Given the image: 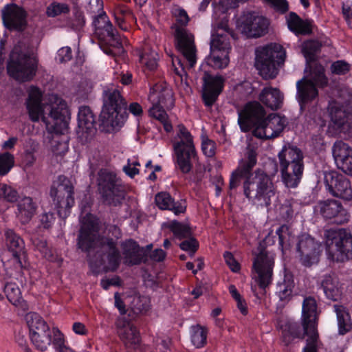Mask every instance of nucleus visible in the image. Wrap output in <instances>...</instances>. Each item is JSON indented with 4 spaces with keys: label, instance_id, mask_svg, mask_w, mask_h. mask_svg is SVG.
<instances>
[{
    "label": "nucleus",
    "instance_id": "nucleus-14",
    "mask_svg": "<svg viewBox=\"0 0 352 352\" xmlns=\"http://www.w3.org/2000/svg\"><path fill=\"white\" fill-rule=\"evenodd\" d=\"M324 182L328 192L333 197L349 201L352 188L349 179L336 170L324 171Z\"/></svg>",
    "mask_w": 352,
    "mask_h": 352
},
{
    "label": "nucleus",
    "instance_id": "nucleus-58",
    "mask_svg": "<svg viewBox=\"0 0 352 352\" xmlns=\"http://www.w3.org/2000/svg\"><path fill=\"white\" fill-rule=\"evenodd\" d=\"M311 335L306 340V345L302 348L301 352H318V342L319 334L318 330H312Z\"/></svg>",
    "mask_w": 352,
    "mask_h": 352
},
{
    "label": "nucleus",
    "instance_id": "nucleus-40",
    "mask_svg": "<svg viewBox=\"0 0 352 352\" xmlns=\"http://www.w3.org/2000/svg\"><path fill=\"white\" fill-rule=\"evenodd\" d=\"M113 14L118 27L123 31H129L130 22L134 19L131 10L125 5L119 4L114 7Z\"/></svg>",
    "mask_w": 352,
    "mask_h": 352
},
{
    "label": "nucleus",
    "instance_id": "nucleus-20",
    "mask_svg": "<svg viewBox=\"0 0 352 352\" xmlns=\"http://www.w3.org/2000/svg\"><path fill=\"white\" fill-rule=\"evenodd\" d=\"M25 10L15 3L7 4L2 12L5 27L10 31H23L27 25Z\"/></svg>",
    "mask_w": 352,
    "mask_h": 352
},
{
    "label": "nucleus",
    "instance_id": "nucleus-22",
    "mask_svg": "<svg viewBox=\"0 0 352 352\" xmlns=\"http://www.w3.org/2000/svg\"><path fill=\"white\" fill-rule=\"evenodd\" d=\"M230 45L221 41L217 37L212 38L210 43V54L206 58L207 64L215 69L226 68L230 62Z\"/></svg>",
    "mask_w": 352,
    "mask_h": 352
},
{
    "label": "nucleus",
    "instance_id": "nucleus-2",
    "mask_svg": "<svg viewBox=\"0 0 352 352\" xmlns=\"http://www.w3.org/2000/svg\"><path fill=\"white\" fill-rule=\"evenodd\" d=\"M257 163V155L253 150L248 151L245 161L241 162L230 174L229 190L237 188L241 180L244 196L250 202L261 207H268L275 195V188L270 177L261 169L252 173Z\"/></svg>",
    "mask_w": 352,
    "mask_h": 352
},
{
    "label": "nucleus",
    "instance_id": "nucleus-10",
    "mask_svg": "<svg viewBox=\"0 0 352 352\" xmlns=\"http://www.w3.org/2000/svg\"><path fill=\"white\" fill-rule=\"evenodd\" d=\"M50 197L56 202L57 213L60 218L66 219L74 205V186L65 175H59L57 181L51 187Z\"/></svg>",
    "mask_w": 352,
    "mask_h": 352
},
{
    "label": "nucleus",
    "instance_id": "nucleus-19",
    "mask_svg": "<svg viewBox=\"0 0 352 352\" xmlns=\"http://www.w3.org/2000/svg\"><path fill=\"white\" fill-rule=\"evenodd\" d=\"M297 252L302 265L310 267L318 263L320 245L309 234H302L297 243Z\"/></svg>",
    "mask_w": 352,
    "mask_h": 352
},
{
    "label": "nucleus",
    "instance_id": "nucleus-59",
    "mask_svg": "<svg viewBox=\"0 0 352 352\" xmlns=\"http://www.w3.org/2000/svg\"><path fill=\"white\" fill-rule=\"evenodd\" d=\"M330 69L333 74L342 76L346 74L350 71L351 65L344 60H338L331 65Z\"/></svg>",
    "mask_w": 352,
    "mask_h": 352
},
{
    "label": "nucleus",
    "instance_id": "nucleus-63",
    "mask_svg": "<svg viewBox=\"0 0 352 352\" xmlns=\"http://www.w3.org/2000/svg\"><path fill=\"white\" fill-rule=\"evenodd\" d=\"M201 150L203 153L207 157H212L215 155L216 153V144L214 141L206 138L202 140L201 142Z\"/></svg>",
    "mask_w": 352,
    "mask_h": 352
},
{
    "label": "nucleus",
    "instance_id": "nucleus-7",
    "mask_svg": "<svg viewBox=\"0 0 352 352\" xmlns=\"http://www.w3.org/2000/svg\"><path fill=\"white\" fill-rule=\"evenodd\" d=\"M328 258L336 262L352 259V234L345 229L329 230L325 234Z\"/></svg>",
    "mask_w": 352,
    "mask_h": 352
},
{
    "label": "nucleus",
    "instance_id": "nucleus-3",
    "mask_svg": "<svg viewBox=\"0 0 352 352\" xmlns=\"http://www.w3.org/2000/svg\"><path fill=\"white\" fill-rule=\"evenodd\" d=\"M25 104L30 120L36 122L41 117L49 133L60 135L67 131L69 110L64 100L56 98V102L50 105V112L47 117L43 115L42 103H25Z\"/></svg>",
    "mask_w": 352,
    "mask_h": 352
},
{
    "label": "nucleus",
    "instance_id": "nucleus-44",
    "mask_svg": "<svg viewBox=\"0 0 352 352\" xmlns=\"http://www.w3.org/2000/svg\"><path fill=\"white\" fill-rule=\"evenodd\" d=\"M208 330L199 324L190 328V340L197 349L203 348L207 344Z\"/></svg>",
    "mask_w": 352,
    "mask_h": 352
},
{
    "label": "nucleus",
    "instance_id": "nucleus-53",
    "mask_svg": "<svg viewBox=\"0 0 352 352\" xmlns=\"http://www.w3.org/2000/svg\"><path fill=\"white\" fill-rule=\"evenodd\" d=\"M0 199L9 203H15L20 199L17 190L6 184H0Z\"/></svg>",
    "mask_w": 352,
    "mask_h": 352
},
{
    "label": "nucleus",
    "instance_id": "nucleus-31",
    "mask_svg": "<svg viewBox=\"0 0 352 352\" xmlns=\"http://www.w3.org/2000/svg\"><path fill=\"white\" fill-rule=\"evenodd\" d=\"M155 201L160 209L170 210L175 215L185 213L187 208L186 199L175 201L167 192H158L155 195Z\"/></svg>",
    "mask_w": 352,
    "mask_h": 352
},
{
    "label": "nucleus",
    "instance_id": "nucleus-23",
    "mask_svg": "<svg viewBox=\"0 0 352 352\" xmlns=\"http://www.w3.org/2000/svg\"><path fill=\"white\" fill-rule=\"evenodd\" d=\"M5 237L8 250L12 254L14 263L21 269L25 267L26 251L23 239L12 229L5 231Z\"/></svg>",
    "mask_w": 352,
    "mask_h": 352
},
{
    "label": "nucleus",
    "instance_id": "nucleus-55",
    "mask_svg": "<svg viewBox=\"0 0 352 352\" xmlns=\"http://www.w3.org/2000/svg\"><path fill=\"white\" fill-rule=\"evenodd\" d=\"M263 1L278 14H285L289 10L287 0H263Z\"/></svg>",
    "mask_w": 352,
    "mask_h": 352
},
{
    "label": "nucleus",
    "instance_id": "nucleus-33",
    "mask_svg": "<svg viewBox=\"0 0 352 352\" xmlns=\"http://www.w3.org/2000/svg\"><path fill=\"white\" fill-rule=\"evenodd\" d=\"M148 98L151 102L160 104L167 109H171L175 106L172 90L162 85L156 84L151 88Z\"/></svg>",
    "mask_w": 352,
    "mask_h": 352
},
{
    "label": "nucleus",
    "instance_id": "nucleus-57",
    "mask_svg": "<svg viewBox=\"0 0 352 352\" xmlns=\"http://www.w3.org/2000/svg\"><path fill=\"white\" fill-rule=\"evenodd\" d=\"M65 340L63 333L57 327L52 329V343L57 352L61 351L67 346L65 344Z\"/></svg>",
    "mask_w": 352,
    "mask_h": 352
},
{
    "label": "nucleus",
    "instance_id": "nucleus-54",
    "mask_svg": "<svg viewBox=\"0 0 352 352\" xmlns=\"http://www.w3.org/2000/svg\"><path fill=\"white\" fill-rule=\"evenodd\" d=\"M14 164V157L9 152H5L0 154V176L7 175Z\"/></svg>",
    "mask_w": 352,
    "mask_h": 352
},
{
    "label": "nucleus",
    "instance_id": "nucleus-15",
    "mask_svg": "<svg viewBox=\"0 0 352 352\" xmlns=\"http://www.w3.org/2000/svg\"><path fill=\"white\" fill-rule=\"evenodd\" d=\"M314 211L330 223L342 225L349 221V214L342 203L333 199L319 201Z\"/></svg>",
    "mask_w": 352,
    "mask_h": 352
},
{
    "label": "nucleus",
    "instance_id": "nucleus-28",
    "mask_svg": "<svg viewBox=\"0 0 352 352\" xmlns=\"http://www.w3.org/2000/svg\"><path fill=\"white\" fill-rule=\"evenodd\" d=\"M329 116L331 122L341 129L349 120L352 119V98L343 102H335L330 105Z\"/></svg>",
    "mask_w": 352,
    "mask_h": 352
},
{
    "label": "nucleus",
    "instance_id": "nucleus-9",
    "mask_svg": "<svg viewBox=\"0 0 352 352\" xmlns=\"http://www.w3.org/2000/svg\"><path fill=\"white\" fill-rule=\"evenodd\" d=\"M328 85L324 67L316 64L311 69V79L302 78L296 83L297 96L300 108L314 100L318 96L317 87L324 88Z\"/></svg>",
    "mask_w": 352,
    "mask_h": 352
},
{
    "label": "nucleus",
    "instance_id": "nucleus-6",
    "mask_svg": "<svg viewBox=\"0 0 352 352\" xmlns=\"http://www.w3.org/2000/svg\"><path fill=\"white\" fill-rule=\"evenodd\" d=\"M285 58L286 52L282 45L270 43L256 54L255 65L263 78L273 79L276 77L278 68L283 65Z\"/></svg>",
    "mask_w": 352,
    "mask_h": 352
},
{
    "label": "nucleus",
    "instance_id": "nucleus-64",
    "mask_svg": "<svg viewBox=\"0 0 352 352\" xmlns=\"http://www.w3.org/2000/svg\"><path fill=\"white\" fill-rule=\"evenodd\" d=\"M223 258L226 263L229 267L230 270L234 273L239 272L241 270V265L234 258L232 252L226 251L223 253Z\"/></svg>",
    "mask_w": 352,
    "mask_h": 352
},
{
    "label": "nucleus",
    "instance_id": "nucleus-39",
    "mask_svg": "<svg viewBox=\"0 0 352 352\" xmlns=\"http://www.w3.org/2000/svg\"><path fill=\"white\" fill-rule=\"evenodd\" d=\"M279 166L283 167V171L287 170V165L300 162H303L302 151L296 146H284L278 153Z\"/></svg>",
    "mask_w": 352,
    "mask_h": 352
},
{
    "label": "nucleus",
    "instance_id": "nucleus-16",
    "mask_svg": "<svg viewBox=\"0 0 352 352\" xmlns=\"http://www.w3.org/2000/svg\"><path fill=\"white\" fill-rule=\"evenodd\" d=\"M111 232L116 239L109 236L102 237L99 241L98 252L107 257L111 271L114 272L118 270L121 263V255L118 248L117 239L122 236V232L118 226H113Z\"/></svg>",
    "mask_w": 352,
    "mask_h": 352
},
{
    "label": "nucleus",
    "instance_id": "nucleus-32",
    "mask_svg": "<svg viewBox=\"0 0 352 352\" xmlns=\"http://www.w3.org/2000/svg\"><path fill=\"white\" fill-rule=\"evenodd\" d=\"M311 326L308 324L305 327L304 321L302 320V326L297 322H289L286 328L283 331V342L286 346H289L295 339L302 340L307 336L309 338L311 335Z\"/></svg>",
    "mask_w": 352,
    "mask_h": 352
},
{
    "label": "nucleus",
    "instance_id": "nucleus-42",
    "mask_svg": "<svg viewBox=\"0 0 352 352\" xmlns=\"http://www.w3.org/2000/svg\"><path fill=\"white\" fill-rule=\"evenodd\" d=\"M322 287L327 298L337 301L342 296V291L337 277L327 275L322 281Z\"/></svg>",
    "mask_w": 352,
    "mask_h": 352
},
{
    "label": "nucleus",
    "instance_id": "nucleus-13",
    "mask_svg": "<svg viewBox=\"0 0 352 352\" xmlns=\"http://www.w3.org/2000/svg\"><path fill=\"white\" fill-rule=\"evenodd\" d=\"M238 124L242 132L246 133L265 122L266 111L261 104L257 101H249L237 111Z\"/></svg>",
    "mask_w": 352,
    "mask_h": 352
},
{
    "label": "nucleus",
    "instance_id": "nucleus-37",
    "mask_svg": "<svg viewBox=\"0 0 352 352\" xmlns=\"http://www.w3.org/2000/svg\"><path fill=\"white\" fill-rule=\"evenodd\" d=\"M302 320L305 327L309 324L312 330H318L317 302L312 296L305 298L302 307Z\"/></svg>",
    "mask_w": 352,
    "mask_h": 352
},
{
    "label": "nucleus",
    "instance_id": "nucleus-48",
    "mask_svg": "<svg viewBox=\"0 0 352 352\" xmlns=\"http://www.w3.org/2000/svg\"><path fill=\"white\" fill-rule=\"evenodd\" d=\"M335 311L337 315L338 331L340 335H344L351 330L349 315L340 307L336 305Z\"/></svg>",
    "mask_w": 352,
    "mask_h": 352
},
{
    "label": "nucleus",
    "instance_id": "nucleus-35",
    "mask_svg": "<svg viewBox=\"0 0 352 352\" xmlns=\"http://www.w3.org/2000/svg\"><path fill=\"white\" fill-rule=\"evenodd\" d=\"M16 206V217L23 225L28 223L32 219L38 208L36 203L28 196L20 198L17 201Z\"/></svg>",
    "mask_w": 352,
    "mask_h": 352
},
{
    "label": "nucleus",
    "instance_id": "nucleus-49",
    "mask_svg": "<svg viewBox=\"0 0 352 352\" xmlns=\"http://www.w3.org/2000/svg\"><path fill=\"white\" fill-rule=\"evenodd\" d=\"M86 25V19L84 12L80 9H75L72 17L67 21V25L73 31L80 32Z\"/></svg>",
    "mask_w": 352,
    "mask_h": 352
},
{
    "label": "nucleus",
    "instance_id": "nucleus-51",
    "mask_svg": "<svg viewBox=\"0 0 352 352\" xmlns=\"http://www.w3.org/2000/svg\"><path fill=\"white\" fill-rule=\"evenodd\" d=\"M79 230H85L87 232L97 234L99 231L98 219L93 214L87 212L83 217L82 225Z\"/></svg>",
    "mask_w": 352,
    "mask_h": 352
},
{
    "label": "nucleus",
    "instance_id": "nucleus-1",
    "mask_svg": "<svg viewBox=\"0 0 352 352\" xmlns=\"http://www.w3.org/2000/svg\"><path fill=\"white\" fill-rule=\"evenodd\" d=\"M128 117L127 103L119 90L104 91L103 105L99 116V124L91 109L82 106L78 113V138L82 144L90 142L97 129L101 132L112 133L122 126Z\"/></svg>",
    "mask_w": 352,
    "mask_h": 352
},
{
    "label": "nucleus",
    "instance_id": "nucleus-24",
    "mask_svg": "<svg viewBox=\"0 0 352 352\" xmlns=\"http://www.w3.org/2000/svg\"><path fill=\"white\" fill-rule=\"evenodd\" d=\"M175 37L177 49L184 55L190 67H193L197 63L194 36L185 30L177 29Z\"/></svg>",
    "mask_w": 352,
    "mask_h": 352
},
{
    "label": "nucleus",
    "instance_id": "nucleus-30",
    "mask_svg": "<svg viewBox=\"0 0 352 352\" xmlns=\"http://www.w3.org/2000/svg\"><path fill=\"white\" fill-rule=\"evenodd\" d=\"M118 333L122 340L133 346L140 343V332L137 327L125 317H120L116 321Z\"/></svg>",
    "mask_w": 352,
    "mask_h": 352
},
{
    "label": "nucleus",
    "instance_id": "nucleus-52",
    "mask_svg": "<svg viewBox=\"0 0 352 352\" xmlns=\"http://www.w3.org/2000/svg\"><path fill=\"white\" fill-rule=\"evenodd\" d=\"M27 324L30 330V335L34 331L45 328L47 322L36 312H30L26 315Z\"/></svg>",
    "mask_w": 352,
    "mask_h": 352
},
{
    "label": "nucleus",
    "instance_id": "nucleus-41",
    "mask_svg": "<svg viewBox=\"0 0 352 352\" xmlns=\"http://www.w3.org/2000/svg\"><path fill=\"white\" fill-rule=\"evenodd\" d=\"M45 327L30 335L31 342L36 349L41 351H46L52 343V330L47 324Z\"/></svg>",
    "mask_w": 352,
    "mask_h": 352
},
{
    "label": "nucleus",
    "instance_id": "nucleus-5",
    "mask_svg": "<svg viewBox=\"0 0 352 352\" xmlns=\"http://www.w3.org/2000/svg\"><path fill=\"white\" fill-rule=\"evenodd\" d=\"M38 60L34 54L14 48L7 65L8 75L17 81L30 82L36 74Z\"/></svg>",
    "mask_w": 352,
    "mask_h": 352
},
{
    "label": "nucleus",
    "instance_id": "nucleus-25",
    "mask_svg": "<svg viewBox=\"0 0 352 352\" xmlns=\"http://www.w3.org/2000/svg\"><path fill=\"white\" fill-rule=\"evenodd\" d=\"M332 153L338 168L352 175V148L342 140H337L333 145Z\"/></svg>",
    "mask_w": 352,
    "mask_h": 352
},
{
    "label": "nucleus",
    "instance_id": "nucleus-61",
    "mask_svg": "<svg viewBox=\"0 0 352 352\" xmlns=\"http://www.w3.org/2000/svg\"><path fill=\"white\" fill-rule=\"evenodd\" d=\"M87 12L92 16L101 14L104 11V4L102 0H89L86 6Z\"/></svg>",
    "mask_w": 352,
    "mask_h": 352
},
{
    "label": "nucleus",
    "instance_id": "nucleus-36",
    "mask_svg": "<svg viewBox=\"0 0 352 352\" xmlns=\"http://www.w3.org/2000/svg\"><path fill=\"white\" fill-rule=\"evenodd\" d=\"M139 60L144 70L155 71L158 65L159 54L148 43H144L138 51Z\"/></svg>",
    "mask_w": 352,
    "mask_h": 352
},
{
    "label": "nucleus",
    "instance_id": "nucleus-47",
    "mask_svg": "<svg viewBox=\"0 0 352 352\" xmlns=\"http://www.w3.org/2000/svg\"><path fill=\"white\" fill-rule=\"evenodd\" d=\"M3 292L7 299L12 305L20 302L22 298L21 292L17 283L14 282H7L3 287Z\"/></svg>",
    "mask_w": 352,
    "mask_h": 352
},
{
    "label": "nucleus",
    "instance_id": "nucleus-21",
    "mask_svg": "<svg viewBox=\"0 0 352 352\" xmlns=\"http://www.w3.org/2000/svg\"><path fill=\"white\" fill-rule=\"evenodd\" d=\"M285 127V120L278 116L270 114L262 124L253 130L252 133L259 139L271 140L278 137Z\"/></svg>",
    "mask_w": 352,
    "mask_h": 352
},
{
    "label": "nucleus",
    "instance_id": "nucleus-27",
    "mask_svg": "<svg viewBox=\"0 0 352 352\" xmlns=\"http://www.w3.org/2000/svg\"><path fill=\"white\" fill-rule=\"evenodd\" d=\"M295 286L294 274L290 270L284 269L283 276L276 282L275 296L278 298L280 302L287 304L296 294Z\"/></svg>",
    "mask_w": 352,
    "mask_h": 352
},
{
    "label": "nucleus",
    "instance_id": "nucleus-38",
    "mask_svg": "<svg viewBox=\"0 0 352 352\" xmlns=\"http://www.w3.org/2000/svg\"><path fill=\"white\" fill-rule=\"evenodd\" d=\"M258 99L266 107L272 110H277L281 107L283 96L278 89L267 87L263 89Z\"/></svg>",
    "mask_w": 352,
    "mask_h": 352
},
{
    "label": "nucleus",
    "instance_id": "nucleus-17",
    "mask_svg": "<svg viewBox=\"0 0 352 352\" xmlns=\"http://www.w3.org/2000/svg\"><path fill=\"white\" fill-rule=\"evenodd\" d=\"M202 81V102L205 107H212L223 91L226 80L221 75H212L205 72Z\"/></svg>",
    "mask_w": 352,
    "mask_h": 352
},
{
    "label": "nucleus",
    "instance_id": "nucleus-50",
    "mask_svg": "<svg viewBox=\"0 0 352 352\" xmlns=\"http://www.w3.org/2000/svg\"><path fill=\"white\" fill-rule=\"evenodd\" d=\"M70 12V7L65 3L52 1L46 8L45 14L48 17L54 18L60 14H67Z\"/></svg>",
    "mask_w": 352,
    "mask_h": 352
},
{
    "label": "nucleus",
    "instance_id": "nucleus-4",
    "mask_svg": "<svg viewBox=\"0 0 352 352\" xmlns=\"http://www.w3.org/2000/svg\"><path fill=\"white\" fill-rule=\"evenodd\" d=\"M97 182L103 204L110 207H120L126 195L121 178L113 171L101 169L98 172Z\"/></svg>",
    "mask_w": 352,
    "mask_h": 352
},
{
    "label": "nucleus",
    "instance_id": "nucleus-60",
    "mask_svg": "<svg viewBox=\"0 0 352 352\" xmlns=\"http://www.w3.org/2000/svg\"><path fill=\"white\" fill-rule=\"evenodd\" d=\"M164 109L166 108L160 105V104L152 102V107L149 109L148 114L151 117L161 121L164 118H168Z\"/></svg>",
    "mask_w": 352,
    "mask_h": 352
},
{
    "label": "nucleus",
    "instance_id": "nucleus-56",
    "mask_svg": "<svg viewBox=\"0 0 352 352\" xmlns=\"http://www.w3.org/2000/svg\"><path fill=\"white\" fill-rule=\"evenodd\" d=\"M179 246L182 250L187 252L190 256H192L198 250L199 243L192 234L190 237L184 239V240L179 244Z\"/></svg>",
    "mask_w": 352,
    "mask_h": 352
},
{
    "label": "nucleus",
    "instance_id": "nucleus-34",
    "mask_svg": "<svg viewBox=\"0 0 352 352\" xmlns=\"http://www.w3.org/2000/svg\"><path fill=\"white\" fill-rule=\"evenodd\" d=\"M280 167L281 178L286 187L290 188H296L302 177L304 170V162H300L287 165V170L283 171V167Z\"/></svg>",
    "mask_w": 352,
    "mask_h": 352
},
{
    "label": "nucleus",
    "instance_id": "nucleus-11",
    "mask_svg": "<svg viewBox=\"0 0 352 352\" xmlns=\"http://www.w3.org/2000/svg\"><path fill=\"white\" fill-rule=\"evenodd\" d=\"M92 26L94 34L100 41L109 39L113 43L111 46L101 47L102 51L108 55L114 56V49H122V43L117 29L111 22L105 12L92 16Z\"/></svg>",
    "mask_w": 352,
    "mask_h": 352
},
{
    "label": "nucleus",
    "instance_id": "nucleus-62",
    "mask_svg": "<svg viewBox=\"0 0 352 352\" xmlns=\"http://www.w3.org/2000/svg\"><path fill=\"white\" fill-rule=\"evenodd\" d=\"M72 58V51L70 47L65 46L60 48L56 55V60L59 63H65Z\"/></svg>",
    "mask_w": 352,
    "mask_h": 352
},
{
    "label": "nucleus",
    "instance_id": "nucleus-8",
    "mask_svg": "<svg viewBox=\"0 0 352 352\" xmlns=\"http://www.w3.org/2000/svg\"><path fill=\"white\" fill-rule=\"evenodd\" d=\"M177 136L181 140L173 144L176 155L175 165L182 173L188 174L193 167L192 160L197 159L193 138L183 124L178 125Z\"/></svg>",
    "mask_w": 352,
    "mask_h": 352
},
{
    "label": "nucleus",
    "instance_id": "nucleus-43",
    "mask_svg": "<svg viewBox=\"0 0 352 352\" xmlns=\"http://www.w3.org/2000/svg\"><path fill=\"white\" fill-rule=\"evenodd\" d=\"M165 227L173 233V239L181 241L190 237L192 234V229L188 224L177 220L168 222Z\"/></svg>",
    "mask_w": 352,
    "mask_h": 352
},
{
    "label": "nucleus",
    "instance_id": "nucleus-29",
    "mask_svg": "<svg viewBox=\"0 0 352 352\" xmlns=\"http://www.w3.org/2000/svg\"><path fill=\"white\" fill-rule=\"evenodd\" d=\"M288 30L296 36L311 35L313 33L314 21L303 19L294 12H290L286 16Z\"/></svg>",
    "mask_w": 352,
    "mask_h": 352
},
{
    "label": "nucleus",
    "instance_id": "nucleus-26",
    "mask_svg": "<svg viewBox=\"0 0 352 352\" xmlns=\"http://www.w3.org/2000/svg\"><path fill=\"white\" fill-rule=\"evenodd\" d=\"M121 248L124 263L129 266L138 265L146 260V252L144 248L133 239L122 242Z\"/></svg>",
    "mask_w": 352,
    "mask_h": 352
},
{
    "label": "nucleus",
    "instance_id": "nucleus-12",
    "mask_svg": "<svg viewBox=\"0 0 352 352\" xmlns=\"http://www.w3.org/2000/svg\"><path fill=\"white\" fill-rule=\"evenodd\" d=\"M252 267L257 274L256 281L261 290L259 293L254 292V295L257 298L261 299L265 295L266 288L272 283L274 258L265 249H262L254 257Z\"/></svg>",
    "mask_w": 352,
    "mask_h": 352
},
{
    "label": "nucleus",
    "instance_id": "nucleus-46",
    "mask_svg": "<svg viewBox=\"0 0 352 352\" xmlns=\"http://www.w3.org/2000/svg\"><path fill=\"white\" fill-rule=\"evenodd\" d=\"M321 43L316 39H309L303 42L302 45V53L307 63L316 60L317 54L320 52Z\"/></svg>",
    "mask_w": 352,
    "mask_h": 352
},
{
    "label": "nucleus",
    "instance_id": "nucleus-45",
    "mask_svg": "<svg viewBox=\"0 0 352 352\" xmlns=\"http://www.w3.org/2000/svg\"><path fill=\"white\" fill-rule=\"evenodd\" d=\"M97 234L79 230L77 238V247L81 252L89 253L96 247Z\"/></svg>",
    "mask_w": 352,
    "mask_h": 352
},
{
    "label": "nucleus",
    "instance_id": "nucleus-18",
    "mask_svg": "<svg viewBox=\"0 0 352 352\" xmlns=\"http://www.w3.org/2000/svg\"><path fill=\"white\" fill-rule=\"evenodd\" d=\"M242 32L250 38H258L267 32L269 21L254 12L244 13L239 20Z\"/></svg>",
    "mask_w": 352,
    "mask_h": 352
}]
</instances>
